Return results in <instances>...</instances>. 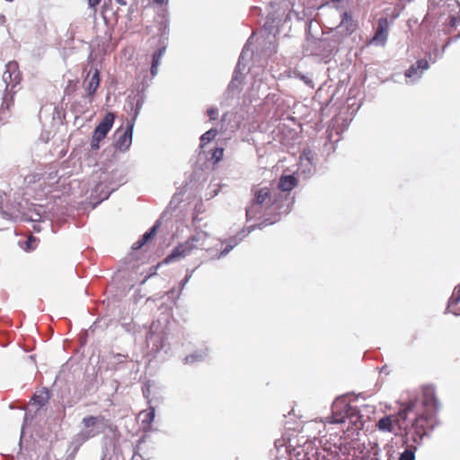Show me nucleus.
Masks as SVG:
<instances>
[{"mask_svg": "<svg viewBox=\"0 0 460 460\" xmlns=\"http://www.w3.org/2000/svg\"><path fill=\"white\" fill-rule=\"evenodd\" d=\"M164 49H159L153 56V61H152V67H151V73L152 75H155L157 71V66L159 64V61L164 55Z\"/></svg>", "mask_w": 460, "mask_h": 460, "instance_id": "obj_20", "label": "nucleus"}, {"mask_svg": "<svg viewBox=\"0 0 460 460\" xmlns=\"http://www.w3.org/2000/svg\"><path fill=\"white\" fill-rule=\"evenodd\" d=\"M447 309L454 314L460 315V284L455 288L449 298Z\"/></svg>", "mask_w": 460, "mask_h": 460, "instance_id": "obj_16", "label": "nucleus"}, {"mask_svg": "<svg viewBox=\"0 0 460 460\" xmlns=\"http://www.w3.org/2000/svg\"><path fill=\"white\" fill-rule=\"evenodd\" d=\"M1 213L4 215V217H6L8 219H13V218L17 217V215L14 214L13 212L7 213L6 211H1Z\"/></svg>", "mask_w": 460, "mask_h": 460, "instance_id": "obj_29", "label": "nucleus"}, {"mask_svg": "<svg viewBox=\"0 0 460 460\" xmlns=\"http://www.w3.org/2000/svg\"><path fill=\"white\" fill-rule=\"evenodd\" d=\"M422 418H419L413 424H402L401 421H394V430L396 435H400L402 439V445L405 450L401 454L399 460H415V452L421 445L423 438L428 436L421 423Z\"/></svg>", "mask_w": 460, "mask_h": 460, "instance_id": "obj_2", "label": "nucleus"}, {"mask_svg": "<svg viewBox=\"0 0 460 460\" xmlns=\"http://www.w3.org/2000/svg\"><path fill=\"white\" fill-rule=\"evenodd\" d=\"M380 375L382 374H385V375H388L389 372L386 371V367H384L383 368H381L380 372H379Z\"/></svg>", "mask_w": 460, "mask_h": 460, "instance_id": "obj_32", "label": "nucleus"}, {"mask_svg": "<svg viewBox=\"0 0 460 460\" xmlns=\"http://www.w3.org/2000/svg\"><path fill=\"white\" fill-rule=\"evenodd\" d=\"M289 460H325L320 459L318 449L312 443L292 446L288 444L286 447Z\"/></svg>", "mask_w": 460, "mask_h": 460, "instance_id": "obj_7", "label": "nucleus"}, {"mask_svg": "<svg viewBox=\"0 0 460 460\" xmlns=\"http://www.w3.org/2000/svg\"><path fill=\"white\" fill-rule=\"evenodd\" d=\"M310 154H311V151H308V152L304 151L303 155H310Z\"/></svg>", "mask_w": 460, "mask_h": 460, "instance_id": "obj_36", "label": "nucleus"}, {"mask_svg": "<svg viewBox=\"0 0 460 460\" xmlns=\"http://www.w3.org/2000/svg\"><path fill=\"white\" fill-rule=\"evenodd\" d=\"M217 130L216 128H211L205 132L200 137V146L203 147L205 145L215 139V137L217 136Z\"/></svg>", "mask_w": 460, "mask_h": 460, "instance_id": "obj_19", "label": "nucleus"}, {"mask_svg": "<svg viewBox=\"0 0 460 460\" xmlns=\"http://www.w3.org/2000/svg\"><path fill=\"white\" fill-rule=\"evenodd\" d=\"M146 243L143 242V240L140 238L139 240H137V242H135L133 244H132V249L133 250H139L140 248H142Z\"/></svg>", "mask_w": 460, "mask_h": 460, "instance_id": "obj_26", "label": "nucleus"}, {"mask_svg": "<svg viewBox=\"0 0 460 460\" xmlns=\"http://www.w3.org/2000/svg\"><path fill=\"white\" fill-rule=\"evenodd\" d=\"M297 184V180L293 175L281 176L279 181V189L282 191H289Z\"/></svg>", "mask_w": 460, "mask_h": 460, "instance_id": "obj_18", "label": "nucleus"}, {"mask_svg": "<svg viewBox=\"0 0 460 460\" xmlns=\"http://www.w3.org/2000/svg\"><path fill=\"white\" fill-rule=\"evenodd\" d=\"M114 119V113L108 112L103 118L102 121L97 125L91 140V148L93 150H97L100 148V142L106 137L108 132L113 126Z\"/></svg>", "mask_w": 460, "mask_h": 460, "instance_id": "obj_8", "label": "nucleus"}, {"mask_svg": "<svg viewBox=\"0 0 460 460\" xmlns=\"http://www.w3.org/2000/svg\"><path fill=\"white\" fill-rule=\"evenodd\" d=\"M100 85V71L95 68L93 75H91L87 86L86 92L88 96L93 97Z\"/></svg>", "mask_w": 460, "mask_h": 460, "instance_id": "obj_17", "label": "nucleus"}, {"mask_svg": "<svg viewBox=\"0 0 460 460\" xmlns=\"http://www.w3.org/2000/svg\"><path fill=\"white\" fill-rule=\"evenodd\" d=\"M332 410V416L326 418V422L347 424L346 430L343 429L342 430L349 433L364 428L365 420L362 411L352 407L344 399H337L333 402Z\"/></svg>", "mask_w": 460, "mask_h": 460, "instance_id": "obj_3", "label": "nucleus"}, {"mask_svg": "<svg viewBox=\"0 0 460 460\" xmlns=\"http://www.w3.org/2000/svg\"><path fill=\"white\" fill-rule=\"evenodd\" d=\"M82 424L84 428L80 432V437L84 440H88L106 430L108 420L102 415L87 416L83 419Z\"/></svg>", "mask_w": 460, "mask_h": 460, "instance_id": "obj_6", "label": "nucleus"}, {"mask_svg": "<svg viewBox=\"0 0 460 460\" xmlns=\"http://www.w3.org/2000/svg\"><path fill=\"white\" fill-rule=\"evenodd\" d=\"M97 204H98V203H94V204H93V206L92 207V208H93H93H95V207H96V205H97Z\"/></svg>", "mask_w": 460, "mask_h": 460, "instance_id": "obj_37", "label": "nucleus"}, {"mask_svg": "<svg viewBox=\"0 0 460 460\" xmlns=\"http://www.w3.org/2000/svg\"><path fill=\"white\" fill-rule=\"evenodd\" d=\"M269 198L270 190L267 187L260 189L256 193V201H265Z\"/></svg>", "mask_w": 460, "mask_h": 460, "instance_id": "obj_23", "label": "nucleus"}, {"mask_svg": "<svg viewBox=\"0 0 460 460\" xmlns=\"http://www.w3.org/2000/svg\"><path fill=\"white\" fill-rule=\"evenodd\" d=\"M247 234L245 233V230H243L242 232H240L236 237L239 238V240H242Z\"/></svg>", "mask_w": 460, "mask_h": 460, "instance_id": "obj_31", "label": "nucleus"}, {"mask_svg": "<svg viewBox=\"0 0 460 460\" xmlns=\"http://www.w3.org/2000/svg\"><path fill=\"white\" fill-rule=\"evenodd\" d=\"M90 74H91V72H89V73L87 74L86 80H87V79H88V77L90 76Z\"/></svg>", "mask_w": 460, "mask_h": 460, "instance_id": "obj_38", "label": "nucleus"}, {"mask_svg": "<svg viewBox=\"0 0 460 460\" xmlns=\"http://www.w3.org/2000/svg\"><path fill=\"white\" fill-rule=\"evenodd\" d=\"M116 2L120 4V5H125L126 4V0H116Z\"/></svg>", "mask_w": 460, "mask_h": 460, "instance_id": "obj_34", "label": "nucleus"}, {"mask_svg": "<svg viewBox=\"0 0 460 460\" xmlns=\"http://www.w3.org/2000/svg\"><path fill=\"white\" fill-rule=\"evenodd\" d=\"M31 220L38 221L39 219L38 218H31Z\"/></svg>", "mask_w": 460, "mask_h": 460, "instance_id": "obj_39", "label": "nucleus"}, {"mask_svg": "<svg viewBox=\"0 0 460 460\" xmlns=\"http://www.w3.org/2000/svg\"><path fill=\"white\" fill-rule=\"evenodd\" d=\"M224 156V149L221 147H217L214 149L212 153V159L214 163H218L223 159Z\"/></svg>", "mask_w": 460, "mask_h": 460, "instance_id": "obj_24", "label": "nucleus"}, {"mask_svg": "<svg viewBox=\"0 0 460 460\" xmlns=\"http://www.w3.org/2000/svg\"><path fill=\"white\" fill-rule=\"evenodd\" d=\"M206 235L202 233L191 235L185 242L178 244L162 263L168 264L173 261L185 258L195 250L205 249Z\"/></svg>", "mask_w": 460, "mask_h": 460, "instance_id": "obj_4", "label": "nucleus"}, {"mask_svg": "<svg viewBox=\"0 0 460 460\" xmlns=\"http://www.w3.org/2000/svg\"><path fill=\"white\" fill-rule=\"evenodd\" d=\"M438 409V401L435 388L427 385L422 387L420 399L414 398L402 402L397 414L382 418L376 426L382 431H393L394 421H401L402 424H413L417 419L422 418L424 422L421 424L425 431L429 432V429L435 427L433 414L437 412Z\"/></svg>", "mask_w": 460, "mask_h": 460, "instance_id": "obj_1", "label": "nucleus"}, {"mask_svg": "<svg viewBox=\"0 0 460 460\" xmlns=\"http://www.w3.org/2000/svg\"><path fill=\"white\" fill-rule=\"evenodd\" d=\"M155 418V410L152 408L149 412L146 413V420L152 422Z\"/></svg>", "mask_w": 460, "mask_h": 460, "instance_id": "obj_28", "label": "nucleus"}, {"mask_svg": "<svg viewBox=\"0 0 460 460\" xmlns=\"http://www.w3.org/2000/svg\"><path fill=\"white\" fill-rule=\"evenodd\" d=\"M276 203H251L246 208V216L249 219L261 220L260 225L269 226L279 220V214L271 216L276 209Z\"/></svg>", "mask_w": 460, "mask_h": 460, "instance_id": "obj_5", "label": "nucleus"}, {"mask_svg": "<svg viewBox=\"0 0 460 460\" xmlns=\"http://www.w3.org/2000/svg\"><path fill=\"white\" fill-rule=\"evenodd\" d=\"M158 228V225L153 226L147 232H146L141 239L145 243H146L149 240H151L156 234Z\"/></svg>", "mask_w": 460, "mask_h": 460, "instance_id": "obj_21", "label": "nucleus"}, {"mask_svg": "<svg viewBox=\"0 0 460 460\" xmlns=\"http://www.w3.org/2000/svg\"><path fill=\"white\" fill-rule=\"evenodd\" d=\"M154 2H155L157 4H164V0H154Z\"/></svg>", "mask_w": 460, "mask_h": 460, "instance_id": "obj_35", "label": "nucleus"}, {"mask_svg": "<svg viewBox=\"0 0 460 460\" xmlns=\"http://www.w3.org/2000/svg\"><path fill=\"white\" fill-rule=\"evenodd\" d=\"M114 356H115V357H117V358H123L124 359H126V358H128V356H127V355H123V354H119V353L115 354Z\"/></svg>", "mask_w": 460, "mask_h": 460, "instance_id": "obj_33", "label": "nucleus"}, {"mask_svg": "<svg viewBox=\"0 0 460 460\" xmlns=\"http://www.w3.org/2000/svg\"><path fill=\"white\" fill-rule=\"evenodd\" d=\"M207 114L208 115V117H209V119H210L211 120H214V119H217V109H216V108L211 107V108H209V109H208V110H207Z\"/></svg>", "mask_w": 460, "mask_h": 460, "instance_id": "obj_25", "label": "nucleus"}, {"mask_svg": "<svg viewBox=\"0 0 460 460\" xmlns=\"http://www.w3.org/2000/svg\"><path fill=\"white\" fill-rule=\"evenodd\" d=\"M358 28L357 22L352 18L351 14L344 12L341 14V20L337 26V31L343 37L350 36Z\"/></svg>", "mask_w": 460, "mask_h": 460, "instance_id": "obj_12", "label": "nucleus"}, {"mask_svg": "<svg viewBox=\"0 0 460 460\" xmlns=\"http://www.w3.org/2000/svg\"><path fill=\"white\" fill-rule=\"evenodd\" d=\"M429 68V63L426 59H419L415 62V64L411 65L405 71V77L409 79L415 80L420 78L423 73V71Z\"/></svg>", "mask_w": 460, "mask_h": 460, "instance_id": "obj_13", "label": "nucleus"}, {"mask_svg": "<svg viewBox=\"0 0 460 460\" xmlns=\"http://www.w3.org/2000/svg\"><path fill=\"white\" fill-rule=\"evenodd\" d=\"M397 14H393L390 21L387 18H380L376 29V46L384 47L388 39L389 26L394 22Z\"/></svg>", "mask_w": 460, "mask_h": 460, "instance_id": "obj_10", "label": "nucleus"}, {"mask_svg": "<svg viewBox=\"0 0 460 460\" xmlns=\"http://www.w3.org/2000/svg\"><path fill=\"white\" fill-rule=\"evenodd\" d=\"M49 399V391L47 388H42L34 394V395L31 399L30 404L37 408H40L47 404Z\"/></svg>", "mask_w": 460, "mask_h": 460, "instance_id": "obj_14", "label": "nucleus"}, {"mask_svg": "<svg viewBox=\"0 0 460 460\" xmlns=\"http://www.w3.org/2000/svg\"><path fill=\"white\" fill-rule=\"evenodd\" d=\"M13 104V97L7 100L4 97L0 106V128L9 122L11 118V106Z\"/></svg>", "mask_w": 460, "mask_h": 460, "instance_id": "obj_15", "label": "nucleus"}, {"mask_svg": "<svg viewBox=\"0 0 460 460\" xmlns=\"http://www.w3.org/2000/svg\"><path fill=\"white\" fill-rule=\"evenodd\" d=\"M190 279V275H186L185 278L181 280V288L187 284L189 279Z\"/></svg>", "mask_w": 460, "mask_h": 460, "instance_id": "obj_30", "label": "nucleus"}, {"mask_svg": "<svg viewBox=\"0 0 460 460\" xmlns=\"http://www.w3.org/2000/svg\"><path fill=\"white\" fill-rule=\"evenodd\" d=\"M39 242H40V240L37 237H35L33 235H30L25 243V244H26L25 249L27 251H32V250L36 249V247L39 244Z\"/></svg>", "mask_w": 460, "mask_h": 460, "instance_id": "obj_22", "label": "nucleus"}, {"mask_svg": "<svg viewBox=\"0 0 460 460\" xmlns=\"http://www.w3.org/2000/svg\"><path fill=\"white\" fill-rule=\"evenodd\" d=\"M102 0H87L89 7L96 10V6L100 4Z\"/></svg>", "mask_w": 460, "mask_h": 460, "instance_id": "obj_27", "label": "nucleus"}, {"mask_svg": "<svg viewBox=\"0 0 460 460\" xmlns=\"http://www.w3.org/2000/svg\"><path fill=\"white\" fill-rule=\"evenodd\" d=\"M134 128V120H128L125 129H118L116 131L115 146L120 151H126L132 141V131Z\"/></svg>", "mask_w": 460, "mask_h": 460, "instance_id": "obj_9", "label": "nucleus"}, {"mask_svg": "<svg viewBox=\"0 0 460 460\" xmlns=\"http://www.w3.org/2000/svg\"><path fill=\"white\" fill-rule=\"evenodd\" d=\"M3 80L6 83L7 86L13 84V87L20 84L22 80V74L19 69V65L16 61H10L5 65V71L3 74Z\"/></svg>", "mask_w": 460, "mask_h": 460, "instance_id": "obj_11", "label": "nucleus"}]
</instances>
